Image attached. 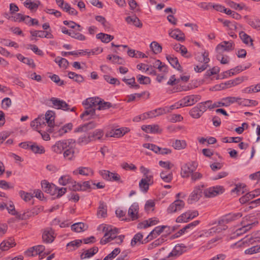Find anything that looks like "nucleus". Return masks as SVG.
<instances>
[{
  "label": "nucleus",
  "mask_w": 260,
  "mask_h": 260,
  "mask_svg": "<svg viewBox=\"0 0 260 260\" xmlns=\"http://www.w3.org/2000/svg\"><path fill=\"white\" fill-rule=\"evenodd\" d=\"M140 171L143 174L142 179L147 180L149 183H153V174L150 170L142 166Z\"/></svg>",
  "instance_id": "24"
},
{
  "label": "nucleus",
  "mask_w": 260,
  "mask_h": 260,
  "mask_svg": "<svg viewBox=\"0 0 260 260\" xmlns=\"http://www.w3.org/2000/svg\"><path fill=\"white\" fill-rule=\"evenodd\" d=\"M88 229L87 225L83 222H78L73 224L71 226V229L77 233L82 232L86 231Z\"/></svg>",
  "instance_id": "42"
},
{
  "label": "nucleus",
  "mask_w": 260,
  "mask_h": 260,
  "mask_svg": "<svg viewBox=\"0 0 260 260\" xmlns=\"http://www.w3.org/2000/svg\"><path fill=\"white\" fill-rule=\"evenodd\" d=\"M169 35L178 41L183 42L185 40L184 34L178 28L171 31Z\"/></svg>",
  "instance_id": "33"
},
{
  "label": "nucleus",
  "mask_w": 260,
  "mask_h": 260,
  "mask_svg": "<svg viewBox=\"0 0 260 260\" xmlns=\"http://www.w3.org/2000/svg\"><path fill=\"white\" fill-rule=\"evenodd\" d=\"M68 77L69 78L74 80L75 81L78 83H81L84 81V78L82 75L77 74L73 72H69Z\"/></svg>",
  "instance_id": "50"
},
{
  "label": "nucleus",
  "mask_w": 260,
  "mask_h": 260,
  "mask_svg": "<svg viewBox=\"0 0 260 260\" xmlns=\"http://www.w3.org/2000/svg\"><path fill=\"white\" fill-rule=\"evenodd\" d=\"M166 58L173 68L177 69L181 72H183L182 68L179 64L178 60L176 57L171 55H167Z\"/></svg>",
  "instance_id": "31"
},
{
  "label": "nucleus",
  "mask_w": 260,
  "mask_h": 260,
  "mask_svg": "<svg viewBox=\"0 0 260 260\" xmlns=\"http://www.w3.org/2000/svg\"><path fill=\"white\" fill-rule=\"evenodd\" d=\"M107 207L103 201L100 202V205L97 212V216L99 218H103L107 216Z\"/></svg>",
  "instance_id": "34"
},
{
  "label": "nucleus",
  "mask_w": 260,
  "mask_h": 260,
  "mask_svg": "<svg viewBox=\"0 0 260 260\" xmlns=\"http://www.w3.org/2000/svg\"><path fill=\"white\" fill-rule=\"evenodd\" d=\"M75 140L72 139L58 141L52 146V150L56 153H61L70 145H75Z\"/></svg>",
  "instance_id": "4"
},
{
  "label": "nucleus",
  "mask_w": 260,
  "mask_h": 260,
  "mask_svg": "<svg viewBox=\"0 0 260 260\" xmlns=\"http://www.w3.org/2000/svg\"><path fill=\"white\" fill-rule=\"evenodd\" d=\"M170 112L169 109L167 107L159 108L155 110L149 111V118H153L163 114H165Z\"/></svg>",
  "instance_id": "30"
},
{
  "label": "nucleus",
  "mask_w": 260,
  "mask_h": 260,
  "mask_svg": "<svg viewBox=\"0 0 260 260\" xmlns=\"http://www.w3.org/2000/svg\"><path fill=\"white\" fill-rule=\"evenodd\" d=\"M96 126V123L94 121H90L88 123L84 124L79 126L78 127L75 129V132H87L89 130L95 128Z\"/></svg>",
  "instance_id": "27"
},
{
  "label": "nucleus",
  "mask_w": 260,
  "mask_h": 260,
  "mask_svg": "<svg viewBox=\"0 0 260 260\" xmlns=\"http://www.w3.org/2000/svg\"><path fill=\"white\" fill-rule=\"evenodd\" d=\"M208 56L209 53L208 52L205 51L200 56H198L197 58L199 61L203 62L204 64H208L207 63L210 61V59L208 57Z\"/></svg>",
  "instance_id": "59"
},
{
  "label": "nucleus",
  "mask_w": 260,
  "mask_h": 260,
  "mask_svg": "<svg viewBox=\"0 0 260 260\" xmlns=\"http://www.w3.org/2000/svg\"><path fill=\"white\" fill-rule=\"evenodd\" d=\"M200 100V96L198 95H190L183 98L179 101L180 107L190 106L193 105Z\"/></svg>",
  "instance_id": "11"
},
{
  "label": "nucleus",
  "mask_w": 260,
  "mask_h": 260,
  "mask_svg": "<svg viewBox=\"0 0 260 260\" xmlns=\"http://www.w3.org/2000/svg\"><path fill=\"white\" fill-rule=\"evenodd\" d=\"M153 67L158 69L159 72L164 74L167 73L168 72V66L159 59L156 60L153 63Z\"/></svg>",
  "instance_id": "40"
},
{
  "label": "nucleus",
  "mask_w": 260,
  "mask_h": 260,
  "mask_svg": "<svg viewBox=\"0 0 260 260\" xmlns=\"http://www.w3.org/2000/svg\"><path fill=\"white\" fill-rule=\"evenodd\" d=\"M90 142L91 141L89 135H88V136L83 135L78 139L77 143L80 145H86Z\"/></svg>",
  "instance_id": "55"
},
{
  "label": "nucleus",
  "mask_w": 260,
  "mask_h": 260,
  "mask_svg": "<svg viewBox=\"0 0 260 260\" xmlns=\"http://www.w3.org/2000/svg\"><path fill=\"white\" fill-rule=\"evenodd\" d=\"M139 205L137 203H133L128 209V215L132 220H135L139 218Z\"/></svg>",
  "instance_id": "21"
},
{
  "label": "nucleus",
  "mask_w": 260,
  "mask_h": 260,
  "mask_svg": "<svg viewBox=\"0 0 260 260\" xmlns=\"http://www.w3.org/2000/svg\"><path fill=\"white\" fill-rule=\"evenodd\" d=\"M126 133V132L124 131L123 128L113 129L110 132L109 136L111 137L119 138L123 136Z\"/></svg>",
  "instance_id": "48"
},
{
  "label": "nucleus",
  "mask_w": 260,
  "mask_h": 260,
  "mask_svg": "<svg viewBox=\"0 0 260 260\" xmlns=\"http://www.w3.org/2000/svg\"><path fill=\"white\" fill-rule=\"evenodd\" d=\"M82 243V241L81 240H75L68 243L67 247L70 248L71 250H74L78 248Z\"/></svg>",
  "instance_id": "52"
},
{
  "label": "nucleus",
  "mask_w": 260,
  "mask_h": 260,
  "mask_svg": "<svg viewBox=\"0 0 260 260\" xmlns=\"http://www.w3.org/2000/svg\"><path fill=\"white\" fill-rule=\"evenodd\" d=\"M74 145H70L63 153V156L68 160H71L74 157V152L73 147Z\"/></svg>",
  "instance_id": "49"
},
{
  "label": "nucleus",
  "mask_w": 260,
  "mask_h": 260,
  "mask_svg": "<svg viewBox=\"0 0 260 260\" xmlns=\"http://www.w3.org/2000/svg\"><path fill=\"white\" fill-rule=\"evenodd\" d=\"M73 187V191H85L87 189L90 188V184L89 181H84L82 183L76 182V184L74 186H72Z\"/></svg>",
  "instance_id": "28"
},
{
  "label": "nucleus",
  "mask_w": 260,
  "mask_h": 260,
  "mask_svg": "<svg viewBox=\"0 0 260 260\" xmlns=\"http://www.w3.org/2000/svg\"><path fill=\"white\" fill-rule=\"evenodd\" d=\"M12 238H10L7 240L3 241L0 244V248L2 250L6 251L8 250L10 247H13L15 245V243Z\"/></svg>",
  "instance_id": "37"
},
{
  "label": "nucleus",
  "mask_w": 260,
  "mask_h": 260,
  "mask_svg": "<svg viewBox=\"0 0 260 260\" xmlns=\"http://www.w3.org/2000/svg\"><path fill=\"white\" fill-rule=\"evenodd\" d=\"M103 231L105 233L101 239L100 243L104 245L114 240L117 237L116 234L118 233V229L116 228H112L110 225H105L103 226Z\"/></svg>",
  "instance_id": "3"
},
{
  "label": "nucleus",
  "mask_w": 260,
  "mask_h": 260,
  "mask_svg": "<svg viewBox=\"0 0 260 260\" xmlns=\"http://www.w3.org/2000/svg\"><path fill=\"white\" fill-rule=\"evenodd\" d=\"M240 99H237L236 97L228 96L221 99L220 102H215L213 103L212 107H228L231 104L239 102Z\"/></svg>",
  "instance_id": "14"
},
{
  "label": "nucleus",
  "mask_w": 260,
  "mask_h": 260,
  "mask_svg": "<svg viewBox=\"0 0 260 260\" xmlns=\"http://www.w3.org/2000/svg\"><path fill=\"white\" fill-rule=\"evenodd\" d=\"M168 119L170 122H176L182 120L183 117L180 114H172L168 117Z\"/></svg>",
  "instance_id": "62"
},
{
  "label": "nucleus",
  "mask_w": 260,
  "mask_h": 260,
  "mask_svg": "<svg viewBox=\"0 0 260 260\" xmlns=\"http://www.w3.org/2000/svg\"><path fill=\"white\" fill-rule=\"evenodd\" d=\"M43 241L46 243H51L54 239V231L51 228L46 229L42 235Z\"/></svg>",
  "instance_id": "26"
},
{
  "label": "nucleus",
  "mask_w": 260,
  "mask_h": 260,
  "mask_svg": "<svg viewBox=\"0 0 260 260\" xmlns=\"http://www.w3.org/2000/svg\"><path fill=\"white\" fill-rule=\"evenodd\" d=\"M239 37L242 42L247 45H250V46L253 47V40L252 38L244 32L243 31H240L239 32Z\"/></svg>",
  "instance_id": "38"
},
{
  "label": "nucleus",
  "mask_w": 260,
  "mask_h": 260,
  "mask_svg": "<svg viewBox=\"0 0 260 260\" xmlns=\"http://www.w3.org/2000/svg\"><path fill=\"white\" fill-rule=\"evenodd\" d=\"M159 222V220L156 217H153L144 220L138 224L139 229H146L149 226L156 225Z\"/></svg>",
  "instance_id": "23"
},
{
  "label": "nucleus",
  "mask_w": 260,
  "mask_h": 260,
  "mask_svg": "<svg viewBox=\"0 0 260 260\" xmlns=\"http://www.w3.org/2000/svg\"><path fill=\"white\" fill-rule=\"evenodd\" d=\"M243 81V79L242 77L236 78L235 79L229 80L224 83H221L220 87L222 89L230 88L241 83Z\"/></svg>",
  "instance_id": "29"
},
{
  "label": "nucleus",
  "mask_w": 260,
  "mask_h": 260,
  "mask_svg": "<svg viewBox=\"0 0 260 260\" xmlns=\"http://www.w3.org/2000/svg\"><path fill=\"white\" fill-rule=\"evenodd\" d=\"M207 110V106L202 103H199L189 111L190 115L193 118H200Z\"/></svg>",
  "instance_id": "13"
},
{
  "label": "nucleus",
  "mask_w": 260,
  "mask_h": 260,
  "mask_svg": "<svg viewBox=\"0 0 260 260\" xmlns=\"http://www.w3.org/2000/svg\"><path fill=\"white\" fill-rule=\"evenodd\" d=\"M30 150L35 153L42 154L45 152V149L42 146H39L36 143H32Z\"/></svg>",
  "instance_id": "51"
},
{
  "label": "nucleus",
  "mask_w": 260,
  "mask_h": 260,
  "mask_svg": "<svg viewBox=\"0 0 260 260\" xmlns=\"http://www.w3.org/2000/svg\"><path fill=\"white\" fill-rule=\"evenodd\" d=\"M41 185L42 189L46 192L53 194V191L55 185L53 184H50L48 181L44 180L42 181Z\"/></svg>",
  "instance_id": "36"
},
{
  "label": "nucleus",
  "mask_w": 260,
  "mask_h": 260,
  "mask_svg": "<svg viewBox=\"0 0 260 260\" xmlns=\"http://www.w3.org/2000/svg\"><path fill=\"white\" fill-rule=\"evenodd\" d=\"M248 23L252 27L260 29V19L256 18L250 20Z\"/></svg>",
  "instance_id": "64"
},
{
  "label": "nucleus",
  "mask_w": 260,
  "mask_h": 260,
  "mask_svg": "<svg viewBox=\"0 0 260 260\" xmlns=\"http://www.w3.org/2000/svg\"><path fill=\"white\" fill-rule=\"evenodd\" d=\"M172 146L176 150H180L186 147L187 143L183 140H172Z\"/></svg>",
  "instance_id": "32"
},
{
  "label": "nucleus",
  "mask_w": 260,
  "mask_h": 260,
  "mask_svg": "<svg viewBox=\"0 0 260 260\" xmlns=\"http://www.w3.org/2000/svg\"><path fill=\"white\" fill-rule=\"evenodd\" d=\"M204 186L203 185L197 186L194 188L193 190L190 194L187 202L189 204H192L199 201L203 194V190Z\"/></svg>",
  "instance_id": "10"
},
{
  "label": "nucleus",
  "mask_w": 260,
  "mask_h": 260,
  "mask_svg": "<svg viewBox=\"0 0 260 260\" xmlns=\"http://www.w3.org/2000/svg\"><path fill=\"white\" fill-rule=\"evenodd\" d=\"M104 78L107 82L111 84L119 85L120 83L117 78L111 77L109 75H104Z\"/></svg>",
  "instance_id": "63"
},
{
  "label": "nucleus",
  "mask_w": 260,
  "mask_h": 260,
  "mask_svg": "<svg viewBox=\"0 0 260 260\" xmlns=\"http://www.w3.org/2000/svg\"><path fill=\"white\" fill-rule=\"evenodd\" d=\"M258 222H253L251 223H248L246 225H243L242 228L237 229L235 233L237 236H240L250 230L253 226H254L257 224Z\"/></svg>",
  "instance_id": "39"
},
{
  "label": "nucleus",
  "mask_w": 260,
  "mask_h": 260,
  "mask_svg": "<svg viewBox=\"0 0 260 260\" xmlns=\"http://www.w3.org/2000/svg\"><path fill=\"white\" fill-rule=\"evenodd\" d=\"M141 128L147 133L160 134L162 132V129L157 124L143 125Z\"/></svg>",
  "instance_id": "22"
},
{
  "label": "nucleus",
  "mask_w": 260,
  "mask_h": 260,
  "mask_svg": "<svg viewBox=\"0 0 260 260\" xmlns=\"http://www.w3.org/2000/svg\"><path fill=\"white\" fill-rule=\"evenodd\" d=\"M185 206V203L181 200H176L172 203L168 208L167 212L169 213H173L182 209Z\"/></svg>",
  "instance_id": "16"
},
{
  "label": "nucleus",
  "mask_w": 260,
  "mask_h": 260,
  "mask_svg": "<svg viewBox=\"0 0 260 260\" xmlns=\"http://www.w3.org/2000/svg\"><path fill=\"white\" fill-rule=\"evenodd\" d=\"M125 20L128 23H133L137 27H141L142 26V23L139 19L136 16L134 17L128 16L125 18Z\"/></svg>",
  "instance_id": "47"
},
{
  "label": "nucleus",
  "mask_w": 260,
  "mask_h": 260,
  "mask_svg": "<svg viewBox=\"0 0 260 260\" xmlns=\"http://www.w3.org/2000/svg\"><path fill=\"white\" fill-rule=\"evenodd\" d=\"M45 249V247L43 245H38L30 248L27 251L28 255L34 256L37 254H40Z\"/></svg>",
  "instance_id": "43"
},
{
  "label": "nucleus",
  "mask_w": 260,
  "mask_h": 260,
  "mask_svg": "<svg viewBox=\"0 0 260 260\" xmlns=\"http://www.w3.org/2000/svg\"><path fill=\"white\" fill-rule=\"evenodd\" d=\"M96 37L103 43H108L114 39V37L110 35L100 32L96 35Z\"/></svg>",
  "instance_id": "45"
},
{
  "label": "nucleus",
  "mask_w": 260,
  "mask_h": 260,
  "mask_svg": "<svg viewBox=\"0 0 260 260\" xmlns=\"http://www.w3.org/2000/svg\"><path fill=\"white\" fill-rule=\"evenodd\" d=\"M243 214L241 212L231 213L222 216L218 221V227L215 230V228L210 229L211 233L215 232L216 231L220 232L221 230H225L228 226L225 224L235 221L242 216Z\"/></svg>",
  "instance_id": "2"
},
{
  "label": "nucleus",
  "mask_w": 260,
  "mask_h": 260,
  "mask_svg": "<svg viewBox=\"0 0 260 260\" xmlns=\"http://www.w3.org/2000/svg\"><path fill=\"white\" fill-rule=\"evenodd\" d=\"M120 252L119 248H115L110 253L106 256L103 260H112L115 258Z\"/></svg>",
  "instance_id": "61"
},
{
  "label": "nucleus",
  "mask_w": 260,
  "mask_h": 260,
  "mask_svg": "<svg viewBox=\"0 0 260 260\" xmlns=\"http://www.w3.org/2000/svg\"><path fill=\"white\" fill-rule=\"evenodd\" d=\"M75 175L80 174L83 176H90L93 174L92 170L88 167H79L73 171Z\"/></svg>",
  "instance_id": "35"
},
{
  "label": "nucleus",
  "mask_w": 260,
  "mask_h": 260,
  "mask_svg": "<svg viewBox=\"0 0 260 260\" xmlns=\"http://www.w3.org/2000/svg\"><path fill=\"white\" fill-rule=\"evenodd\" d=\"M40 210L38 208H32L25 211L23 214L17 215V218L21 220H26L39 214Z\"/></svg>",
  "instance_id": "18"
},
{
  "label": "nucleus",
  "mask_w": 260,
  "mask_h": 260,
  "mask_svg": "<svg viewBox=\"0 0 260 260\" xmlns=\"http://www.w3.org/2000/svg\"><path fill=\"white\" fill-rule=\"evenodd\" d=\"M40 4V3L39 1L35 3L32 2L31 0H26L24 3V5L26 8L32 11L34 9H37L38 8Z\"/></svg>",
  "instance_id": "54"
},
{
  "label": "nucleus",
  "mask_w": 260,
  "mask_h": 260,
  "mask_svg": "<svg viewBox=\"0 0 260 260\" xmlns=\"http://www.w3.org/2000/svg\"><path fill=\"white\" fill-rule=\"evenodd\" d=\"M100 174L104 179L107 180L116 181L120 179V176L118 174L111 173L108 171H100Z\"/></svg>",
  "instance_id": "19"
},
{
  "label": "nucleus",
  "mask_w": 260,
  "mask_h": 260,
  "mask_svg": "<svg viewBox=\"0 0 260 260\" xmlns=\"http://www.w3.org/2000/svg\"><path fill=\"white\" fill-rule=\"evenodd\" d=\"M122 81L124 82L126 84L128 85L131 88L137 89L140 88V85L137 84L135 81V77H132L130 79H126L125 78H123L122 79Z\"/></svg>",
  "instance_id": "46"
},
{
  "label": "nucleus",
  "mask_w": 260,
  "mask_h": 260,
  "mask_svg": "<svg viewBox=\"0 0 260 260\" xmlns=\"http://www.w3.org/2000/svg\"><path fill=\"white\" fill-rule=\"evenodd\" d=\"M72 128L73 124L72 123H68L61 127L55 125L50 129H48L47 131L49 133H54L56 136H61L71 131Z\"/></svg>",
  "instance_id": "8"
},
{
  "label": "nucleus",
  "mask_w": 260,
  "mask_h": 260,
  "mask_svg": "<svg viewBox=\"0 0 260 260\" xmlns=\"http://www.w3.org/2000/svg\"><path fill=\"white\" fill-rule=\"evenodd\" d=\"M76 182L73 180L71 177L69 175H63L61 176L58 182L60 185L62 186L68 185L69 189L73 190L72 186H74L76 184Z\"/></svg>",
  "instance_id": "17"
},
{
  "label": "nucleus",
  "mask_w": 260,
  "mask_h": 260,
  "mask_svg": "<svg viewBox=\"0 0 260 260\" xmlns=\"http://www.w3.org/2000/svg\"><path fill=\"white\" fill-rule=\"evenodd\" d=\"M19 194L21 198L25 202H28L34 197V194L25 192L23 190H20Z\"/></svg>",
  "instance_id": "53"
},
{
  "label": "nucleus",
  "mask_w": 260,
  "mask_h": 260,
  "mask_svg": "<svg viewBox=\"0 0 260 260\" xmlns=\"http://www.w3.org/2000/svg\"><path fill=\"white\" fill-rule=\"evenodd\" d=\"M166 228L167 226L165 225L155 227V229L150 232L149 235H148L146 238L144 239V241H145V243H147L149 241L156 238L157 236L160 235Z\"/></svg>",
  "instance_id": "20"
},
{
  "label": "nucleus",
  "mask_w": 260,
  "mask_h": 260,
  "mask_svg": "<svg viewBox=\"0 0 260 260\" xmlns=\"http://www.w3.org/2000/svg\"><path fill=\"white\" fill-rule=\"evenodd\" d=\"M224 191L223 187L220 185L209 187L204 190L203 193L206 198H212L222 193Z\"/></svg>",
  "instance_id": "12"
},
{
  "label": "nucleus",
  "mask_w": 260,
  "mask_h": 260,
  "mask_svg": "<svg viewBox=\"0 0 260 260\" xmlns=\"http://www.w3.org/2000/svg\"><path fill=\"white\" fill-rule=\"evenodd\" d=\"M195 164H183L181 167V175L182 177H188L197 169Z\"/></svg>",
  "instance_id": "15"
},
{
  "label": "nucleus",
  "mask_w": 260,
  "mask_h": 260,
  "mask_svg": "<svg viewBox=\"0 0 260 260\" xmlns=\"http://www.w3.org/2000/svg\"><path fill=\"white\" fill-rule=\"evenodd\" d=\"M49 101L51 103L52 107L56 109H60L63 111H74L75 108L73 107L71 109H70V106L64 101L60 100L58 98L52 97Z\"/></svg>",
  "instance_id": "6"
},
{
  "label": "nucleus",
  "mask_w": 260,
  "mask_h": 260,
  "mask_svg": "<svg viewBox=\"0 0 260 260\" xmlns=\"http://www.w3.org/2000/svg\"><path fill=\"white\" fill-rule=\"evenodd\" d=\"M152 184L149 183L147 180L142 178L139 182V187L141 191L146 192L148 191L149 185Z\"/></svg>",
  "instance_id": "56"
},
{
  "label": "nucleus",
  "mask_w": 260,
  "mask_h": 260,
  "mask_svg": "<svg viewBox=\"0 0 260 260\" xmlns=\"http://www.w3.org/2000/svg\"><path fill=\"white\" fill-rule=\"evenodd\" d=\"M161 167L165 169L160 174L161 179L166 183L170 182L173 179L172 172L170 170L173 167L172 164H160Z\"/></svg>",
  "instance_id": "7"
},
{
  "label": "nucleus",
  "mask_w": 260,
  "mask_h": 260,
  "mask_svg": "<svg viewBox=\"0 0 260 260\" xmlns=\"http://www.w3.org/2000/svg\"><path fill=\"white\" fill-rule=\"evenodd\" d=\"M234 49V43L233 41H223L219 44L216 47V51L217 53V57L219 58L221 53L224 51L229 52Z\"/></svg>",
  "instance_id": "9"
},
{
  "label": "nucleus",
  "mask_w": 260,
  "mask_h": 260,
  "mask_svg": "<svg viewBox=\"0 0 260 260\" xmlns=\"http://www.w3.org/2000/svg\"><path fill=\"white\" fill-rule=\"evenodd\" d=\"M115 106H113L111 103L104 101L103 100L101 99V102L100 103L99 106L96 108V109L99 110H105L109 109L111 107H115Z\"/></svg>",
  "instance_id": "60"
},
{
  "label": "nucleus",
  "mask_w": 260,
  "mask_h": 260,
  "mask_svg": "<svg viewBox=\"0 0 260 260\" xmlns=\"http://www.w3.org/2000/svg\"><path fill=\"white\" fill-rule=\"evenodd\" d=\"M186 246L183 244H177L175 246L172 251L168 253L166 257L160 258L158 260H172L185 252L186 250Z\"/></svg>",
  "instance_id": "5"
},
{
  "label": "nucleus",
  "mask_w": 260,
  "mask_h": 260,
  "mask_svg": "<svg viewBox=\"0 0 260 260\" xmlns=\"http://www.w3.org/2000/svg\"><path fill=\"white\" fill-rule=\"evenodd\" d=\"M104 134V131L100 129H96L92 133L89 134L91 142L101 140L103 138Z\"/></svg>",
  "instance_id": "41"
},
{
  "label": "nucleus",
  "mask_w": 260,
  "mask_h": 260,
  "mask_svg": "<svg viewBox=\"0 0 260 260\" xmlns=\"http://www.w3.org/2000/svg\"><path fill=\"white\" fill-rule=\"evenodd\" d=\"M101 99L99 97H93L87 99L83 102L85 106V111L81 114L80 118L84 120L99 118L95 114L96 107L99 106Z\"/></svg>",
  "instance_id": "1"
},
{
  "label": "nucleus",
  "mask_w": 260,
  "mask_h": 260,
  "mask_svg": "<svg viewBox=\"0 0 260 260\" xmlns=\"http://www.w3.org/2000/svg\"><path fill=\"white\" fill-rule=\"evenodd\" d=\"M137 79L141 84L147 85L151 83V80L149 77L144 76L140 74L137 76Z\"/></svg>",
  "instance_id": "58"
},
{
  "label": "nucleus",
  "mask_w": 260,
  "mask_h": 260,
  "mask_svg": "<svg viewBox=\"0 0 260 260\" xmlns=\"http://www.w3.org/2000/svg\"><path fill=\"white\" fill-rule=\"evenodd\" d=\"M245 187L246 185L243 183L235 184V187L231 190V193H236L237 195L243 194L245 192Z\"/></svg>",
  "instance_id": "44"
},
{
  "label": "nucleus",
  "mask_w": 260,
  "mask_h": 260,
  "mask_svg": "<svg viewBox=\"0 0 260 260\" xmlns=\"http://www.w3.org/2000/svg\"><path fill=\"white\" fill-rule=\"evenodd\" d=\"M150 47L152 51L155 54H158L161 52L162 47L157 42L155 41L152 42L150 45Z\"/></svg>",
  "instance_id": "57"
},
{
  "label": "nucleus",
  "mask_w": 260,
  "mask_h": 260,
  "mask_svg": "<svg viewBox=\"0 0 260 260\" xmlns=\"http://www.w3.org/2000/svg\"><path fill=\"white\" fill-rule=\"evenodd\" d=\"M99 248L96 246H94L90 249L84 250L80 255L81 259L89 258L93 256L98 253Z\"/></svg>",
  "instance_id": "25"
}]
</instances>
